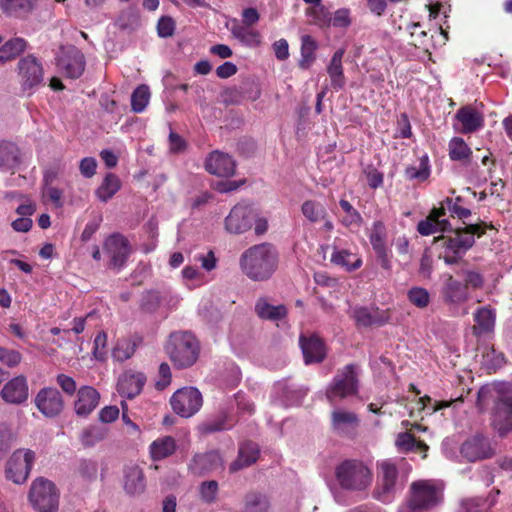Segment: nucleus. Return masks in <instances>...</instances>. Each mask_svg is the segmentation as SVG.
Returning <instances> with one entry per match:
<instances>
[{"mask_svg": "<svg viewBox=\"0 0 512 512\" xmlns=\"http://www.w3.org/2000/svg\"><path fill=\"white\" fill-rule=\"evenodd\" d=\"M242 272L253 281L269 279L277 269L278 253L269 243L254 245L243 252L240 257Z\"/></svg>", "mask_w": 512, "mask_h": 512, "instance_id": "nucleus-1", "label": "nucleus"}, {"mask_svg": "<svg viewBox=\"0 0 512 512\" xmlns=\"http://www.w3.org/2000/svg\"><path fill=\"white\" fill-rule=\"evenodd\" d=\"M494 394L497 395L498 400L493 412L492 424L503 435L512 430V384L499 383L492 387L480 388L477 405L482 408V402Z\"/></svg>", "mask_w": 512, "mask_h": 512, "instance_id": "nucleus-2", "label": "nucleus"}, {"mask_svg": "<svg viewBox=\"0 0 512 512\" xmlns=\"http://www.w3.org/2000/svg\"><path fill=\"white\" fill-rule=\"evenodd\" d=\"M335 479L345 491L363 492L372 484L373 474L363 461L347 459L335 467Z\"/></svg>", "mask_w": 512, "mask_h": 512, "instance_id": "nucleus-3", "label": "nucleus"}, {"mask_svg": "<svg viewBox=\"0 0 512 512\" xmlns=\"http://www.w3.org/2000/svg\"><path fill=\"white\" fill-rule=\"evenodd\" d=\"M165 350L175 367L188 368L197 361L200 346L192 333L178 331L169 336Z\"/></svg>", "mask_w": 512, "mask_h": 512, "instance_id": "nucleus-4", "label": "nucleus"}, {"mask_svg": "<svg viewBox=\"0 0 512 512\" xmlns=\"http://www.w3.org/2000/svg\"><path fill=\"white\" fill-rule=\"evenodd\" d=\"M411 497L406 506L398 512H424L436 507L442 501V487L434 480H418L411 484Z\"/></svg>", "mask_w": 512, "mask_h": 512, "instance_id": "nucleus-5", "label": "nucleus"}, {"mask_svg": "<svg viewBox=\"0 0 512 512\" xmlns=\"http://www.w3.org/2000/svg\"><path fill=\"white\" fill-rule=\"evenodd\" d=\"M401 488L398 462L392 459L377 462V499L384 503L391 502Z\"/></svg>", "mask_w": 512, "mask_h": 512, "instance_id": "nucleus-6", "label": "nucleus"}, {"mask_svg": "<svg viewBox=\"0 0 512 512\" xmlns=\"http://www.w3.org/2000/svg\"><path fill=\"white\" fill-rule=\"evenodd\" d=\"M358 378L355 365H347L339 371L326 389V398L331 405L357 393Z\"/></svg>", "mask_w": 512, "mask_h": 512, "instance_id": "nucleus-7", "label": "nucleus"}, {"mask_svg": "<svg viewBox=\"0 0 512 512\" xmlns=\"http://www.w3.org/2000/svg\"><path fill=\"white\" fill-rule=\"evenodd\" d=\"M29 501L39 512H55L59 505V492L53 482L39 477L31 484Z\"/></svg>", "mask_w": 512, "mask_h": 512, "instance_id": "nucleus-8", "label": "nucleus"}, {"mask_svg": "<svg viewBox=\"0 0 512 512\" xmlns=\"http://www.w3.org/2000/svg\"><path fill=\"white\" fill-rule=\"evenodd\" d=\"M35 461V453L30 449H18L7 461L6 478L15 484L24 483Z\"/></svg>", "mask_w": 512, "mask_h": 512, "instance_id": "nucleus-9", "label": "nucleus"}, {"mask_svg": "<svg viewBox=\"0 0 512 512\" xmlns=\"http://www.w3.org/2000/svg\"><path fill=\"white\" fill-rule=\"evenodd\" d=\"M475 227L470 226L469 231L456 232L454 236L443 239V254L441 257L446 264L456 263L465 252L474 244Z\"/></svg>", "mask_w": 512, "mask_h": 512, "instance_id": "nucleus-10", "label": "nucleus"}, {"mask_svg": "<svg viewBox=\"0 0 512 512\" xmlns=\"http://www.w3.org/2000/svg\"><path fill=\"white\" fill-rule=\"evenodd\" d=\"M202 402L201 393L194 387H184L177 390L170 400L173 411L186 418L198 412Z\"/></svg>", "mask_w": 512, "mask_h": 512, "instance_id": "nucleus-11", "label": "nucleus"}, {"mask_svg": "<svg viewBox=\"0 0 512 512\" xmlns=\"http://www.w3.org/2000/svg\"><path fill=\"white\" fill-rule=\"evenodd\" d=\"M59 70L67 77L75 79L82 75L85 68L84 56L75 46H63L56 57Z\"/></svg>", "mask_w": 512, "mask_h": 512, "instance_id": "nucleus-12", "label": "nucleus"}, {"mask_svg": "<svg viewBox=\"0 0 512 512\" xmlns=\"http://www.w3.org/2000/svg\"><path fill=\"white\" fill-rule=\"evenodd\" d=\"M43 67L38 59L28 55L18 62V76L24 91L32 90L43 82Z\"/></svg>", "mask_w": 512, "mask_h": 512, "instance_id": "nucleus-13", "label": "nucleus"}, {"mask_svg": "<svg viewBox=\"0 0 512 512\" xmlns=\"http://www.w3.org/2000/svg\"><path fill=\"white\" fill-rule=\"evenodd\" d=\"M253 217L251 205L240 202L230 210L225 218V230L230 234H243L252 227Z\"/></svg>", "mask_w": 512, "mask_h": 512, "instance_id": "nucleus-14", "label": "nucleus"}, {"mask_svg": "<svg viewBox=\"0 0 512 512\" xmlns=\"http://www.w3.org/2000/svg\"><path fill=\"white\" fill-rule=\"evenodd\" d=\"M34 404L39 412L47 418H54L63 411L64 400L58 389L45 387L39 390L34 398Z\"/></svg>", "mask_w": 512, "mask_h": 512, "instance_id": "nucleus-15", "label": "nucleus"}, {"mask_svg": "<svg viewBox=\"0 0 512 512\" xmlns=\"http://www.w3.org/2000/svg\"><path fill=\"white\" fill-rule=\"evenodd\" d=\"M104 250L110 258V266L114 269H121L130 254L128 240L120 235L113 234L104 242Z\"/></svg>", "mask_w": 512, "mask_h": 512, "instance_id": "nucleus-16", "label": "nucleus"}, {"mask_svg": "<svg viewBox=\"0 0 512 512\" xmlns=\"http://www.w3.org/2000/svg\"><path fill=\"white\" fill-rule=\"evenodd\" d=\"M441 297L446 304L459 306L469 299L467 285L455 279L451 274H444Z\"/></svg>", "mask_w": 512, "mask_h": 512, "instance_id": "nucleus-17", "label": "nucleus"}, {"mask_svg": "<svg viewBox=\"0 0 512 512\" xmlns=\"http://www.w3.org/2000/svg\"><path fill=\"white\" fill-rule=\"evenodd\" d=\"M206 170L219 177H229L235 172V161L228 154L214 151L205 162Z\"/></svg>", "mask_w": 512, "mask_h": 512, "instance_id": "nucleus-18", "label": "nucleus"}, {"mask_svg": "<svg viewBox=\"0 0 512 512\" xmlns=\"http://www.w3.org/2000/svg\"><path fill=\"white\" fill-rule=\"evenodd\" d=\"M28 384L24 376L8 381L1 390L2 399L10 404H21L28 399Z\"/></svg>", "mask_w": 512, "mask_h": 512, "instance_id": "nucleus-19", "label": "nucleus"}, {"mask_svg": "<svg viewBox=\"0 0 512 512\" xmlns=\"http://www.w3.org/2000/svg\"><path fill=\"white\" fill-rule=\"evenodd\" d=\"M330 261L348 272L355 271L362 265V259L355 252L349 248L341 247L338 242L333 244Z\"/></svg>", "mask_w": 512, "mask_h": 512, "instance_id": "nucleus-20", "label": "nucleus"}, {"mask_svg": "<svg viewBox=\"0 0 512 512\" xmlns=\"http://www.w3.org/2000/svg\"><path fill=\"white\" fill-rule=\"evenodd\" d=\"M461 454L468 461H477L491 456L492 450L487 438L475 436L461 446Z\"/></svg>", "mask_w": 512, "mask_h": 512, "instance_id": "nucleus-21", "label": "nucleus"}, {"mask_svg": "<svg viewBox=\"0 0 512 512\" xmlns=\"http://www.w3.org/2000/svg\"><path fill=\"white\" fill-rule=\"evenodd\" d=\"M448 230H450V223L444 218V207L433 209L429 216L420 221L417 226V231L423 236Z\"/></svg>", "mask_w": 512, "mask_h": 512, "instance_id": "nucleus-22", "label": "nucleus"}, {"mask_svg": "<svg viewBox=\"0 0 512 512\" xmlns=\"http://www.w3.org/2000/svg\"><path fill=\"white\" fill-rule=\"evenodd\" d=\"M146 381V377L141 372L126 371L118 379V392L128 398L138 395Z\"/></svg>", "mask_w": 512, "mask_h": 512, "instance_id": "nucleus-23", "label": "nucleus"}, {"mask_svg": "<svg viewBox=\"0 0 512 512\" xmlns=\"http://www.w3.org/2000/svg\"><path fill=\"white\" fill-rule=\"evenodd\" d=\"M456 120L461 125L462 133H472L481 129L484 125V118L481 112L472 106L460 108L456 115Z\"/></svg>", "mask_w": 512, "mask_h": 512, "instance_id": "nucleus-24", "label": "nucleus"}, {"mask_svg": "<svg viewBox=\"0 0 512 512\" xmlns=\"http://www.w3.org/2000/svg\"><path fill=\"white\" fill-rule=\"evenodd\" d=\"M100 395L98 391L91 386H83L77 392V398L74 403V410L78 416L89 415L98 405Z\"/></svg>", "mask_w": 512, "mask_h": 512, "instance_id": "nucleus-25", "label": "nucleus"}, {"mask_svg": "<svg viewBox=\"0 0 512 512\" xmlns=\"http://www.w3.org/2000/svg\"><path fill=\"white\" fill-rule=\"evenodd\" d=\"M300 347L306 364L321 362L326 355L324 343L315 335L300 337Z\"/></svg>", "mask_w": 512, "mask_h": 512, "instance_id": "nucleus-26", "label": "nucleus"}, {"mask_svg": "<svg viewBox=\"0 0 512 512\" xmlns=\"http://www.w3.org/2000/svg\"><path fill=\"white\" fill-rule=\"evenodd\" d=\"M223 466V460L217 451L195 455L189 465L194 474L215 471Z\"/></svg>", "mask_w": 512, "mask_h": 512, "instance_id": "nucleus-27", "label": "nucleus"}, {"mask_svg": "<svg viewBox=\"0 0 512 512\" xmlns=\"http://www.w3.org/2000/svg\"><path fill=\"white\" fill-rule=\"evenodd\" d=\"M38 0H0L4 14L15 18H26L36 8Z\"/></svg>", "mask_w": 512, "mask_h": 512, "instance_id": "nucleus-28", "label": "nucleus"}, {"mask_svg": "<svg viewBox=\"0 0 512 512\" xmlns=\"http://www.w3.org/2000/svg\"><path fill=\"white\" fill-rule=\"evenodd\" d=\"M358 425V418L355 413L344 409H335L332 412V428L341 435L351 434Z\"/></svg>", "mask_w": 512, "mask_h": 512, "instance_id": "nucleus-29", "label": "nucleus"}, {"mask_svg": "<svg viewBox=\"0 0 512 512\" xmlns=\"http://www.w3.org/2000/svg\"><path fill=\"white\" fill-rule=\"evenodd\" d=\"M276 398L285 406L299 405L305 397L307 391L301 387L288 385L286 383H277L274 387Z\"/></svg>", "mask_w": 512, "mask_h": 512, "instance_id": "nucleus-30", "label": "nucleus"}, {"mask_svg": "<svg viewBox=\"0 0 512 512\" xmlns=\"http://www.w3.org/2000/svg\"><path fill=\"white\" fill-rule=\"evenodd\" d=\"M21 163L18 147L8 141H0V170L14 171Z\"/></svg>", "mask_w": 512, "mask_h": 512, "instance_id": "nucleus-31", "label": "nucleus"}, {"mask_svg": "<svg viewBox=\"0 0 512 512\" xmlns=\"http://www.w3.org/2000/svg\"><path fill=\"white\" fill-rule=\"evenodd\" d=\"M176 441L171 436H163L154 440L149 446V453L154 461L171 456L176 450Z\"/></svg>", "mask_w": 512, "mask_h": 512, "instance_id": "nucleus-32", "label": "nucleus"}, {"mask_svg": "<svg viewBox=\"0 0 512 512\" xmlns=\"http://www.w3.org/2000/svg\"><path fill=\"white\" fill-rule=\"evenodd\" d=\"M495 311L489 307H481L474 314V332L484 335L493 332L495 326Z\"/></svg>", "mask_w": 512, "mask_h": 512, "instance_id": "nucleus-33", "label": "nucleus"}, {"mask_svg": "<svg viewBox=\"0 0 512 512\" xmlns=\"http://www.w3.org/2000/svg\"><path fill=\"white\" fill-rule=\"evenodd\" d=\"M259 454L258 446L252 442L243 443L239 448L238 458L230 465V471L236 472L256 462Z\"/></svg>", "mask_w": 512, "mask_h": 512, "instance_id": "nucleus-34", "label": "nucleus"}, {"mask_svg": "<svg viewBox=\"0 0 512 512\" xmlns=\"http://www.w3.org/2000/svg\"><path fill=\"white\" fill-rule=\"evenodd\" d=\"M124 489L128 494H139L145 489L142 470L138 466L127 467L124 474Z\"/></svg>", "mask_w": 512, "mask_h": 512, "instance_id": "nucleus-35", "label": "nucleus"}, {"mask_svg": "<svg viewBox=\"0 0 512 512\" xmlns=\"http://www.w3.org/2000/svg\"><path fill=\"white\" fill-rule=\"evenodd\" d=\"M255 311L260 318L272 321L284 318L287 313L284 305L273 306L265 298H260L256 302Z\"/></svg>", "mask_w": 512, "mask_h": 512, "instance_id": "nucleus-36", "label": "nucleus"}, {"mask_svg": "<svg viewBox=\"0 0 512 512\" xmlns=\"http://www.w3.org/2000/svg\"><path fill=\"white\" fill-rule=\"evenodd\" d=\"M395 445L399 452L408 453L411 451L423 452V458L426 457L428 451V445L424 442L416 441V439L408 432H401L397 435Z\"/></svg>", "mask_w": 512, "mask_h": 512, "instance_id": "nucleus-37", "label": "nucleus"}, {"mask_svg": "<svg viewBox=\"0 0 512 512\" xmlns=\"http://www.w3.org/2000/svg\"><path fill=\"white\" fill-rule=\"evenodd\" d=\"M120 188L121 182L118 176L113 173H108L104 177L101 185L96 189L95 194L100 201L107 202Z\"/></svg>", "mask_w": 512, "mask_h": 512, "instance_id": "nucleus-38", "label": "nucleus"}, {"mask_svg": "<svg viewBox=\"0 0 512 512\" xmlns=\"http://www.w3.org/2000/svg\"><path fill=\"white\" fill-rule=\"evenodd\" d=\"M108 434V429L102 425H90L82 430L80 441L84 447H94L102 442Z\"/></svg>", "mask_w": 512, "mask_h": 512, "instance_id": "nucleus-39", "label": "nucleus"}, {"mask_svg": "<svg viewBox=\"0 0 512 512\" xmlns=\"http://www.w3.org/2000/svg\"><path fill=\"white\" fill-rule=\"evenodd\" d=\"M344 55V50H337L330 61L328 66V74L331 78L332 86L335 89H341L344 86V76H343V68H342V58Z\"/></svg>", "mask_w": 512, "mask_h": 512, "instance_id": "nucleus-40", "label": "nucleus"}, {"mask_svg": "<svg viewBox=\"0 0 512 512\" xmlns=\"http://www.w3.org/2000/svg\"><path fill=\"white\" fill-rule=\"evenodd\" d=\"M232 35L243 45L257 47L261 44V35L258 31L245 25H234L231 29Z\"/></svg>", "mask_w": 512, "mask_h": 512, "instance_id": "nucleus-41", "label": "nucleus"}, {"mask_svg": "<svg viewBox=\"0 0 512 512\" xmlns=\"http://www.w3.org/2000/svg\"><path fill=\"white\" fill-rule=\"evenodd\" d=\"M495 502V496L487 499L480 497L465 499L460 503L457 512H488Z\"/></svg>", "mask_w": 512, "mask_h": 512, "instance_id": "nucleus-42", "label": "nucleus"}, {"mask_svg": "<svg viewBox=\"0 0 512 512\" xmlns=\"http://www.w3.org/2000/svg\"><path fill=\"white\" fill-rule=\"evenodd\" d=\"M317 42L310 35H303L301 37V59L299 66L307 69L315 60V51L317 50Z\"/></svg>", "mask_w": 512, "mask_h": 512, "instance_id": "nucleus-43", "label": "nucleus"}, {"mask_svg": "<svg viewBox=\"0 0 512 512\" xmlns=\"http://www.w3.org/2000/svg\"><path fill=\"white\" fill-rule=\"evenodd\" d=\"M301 212L311 223L320 222L324 220L327 215L324 205L314 200H306L301 206Z\"/></svg>", "mask_w": 512, "mask_h": 512, "instance_id": "nucleus-44", "label": "nucleus"}, {"mask_svg": "<svg viewBox=\"0 0 512 512\" xmlns=\"http://www.w3.org/2000/svg\"><path fill=\"white\" fill-rule=\"evenodd\" d=\"M26 48V41L23 38H13L7 41L4 45L0 47V63H5L20 53H22Z\"/></svg>", "mask_w": 512, "mask_h": 512, "instance_id": "nucleus-45", "label": "nucleus"}, {"mask_svg": "<svg viewBox=\"0 0 512 512\" xmlns=\"http://www.w3.org/2000/svg\"><path fill=\"white\" fill-rule=\"evenodd\" d=\"M405 176L409 180L425 181L430 176V165L428 156H422L418 163L408 166L405 169Z\"/></svg>", "mask_w": 512, "mask_h": 512, "instance_id": "nucleus-46", "label": "nucleus"}, {"mask_svg": "<svg viewBox=\"0 0 512 512\" xmlns=\"http://www.w3.org/2000/svg\"><path fill=\"white\" fill-rule=\"evenodd\" d=\"M369 238L376 254L383 255L386 249V228L382 222L377 221L373 224Z\"/></svg>", "mask_w": 512, "mask_h": 512, "instance_id": "nucleus-47", "label": "nucleus"}, {"mask_svg": "<svg viewBox=\"0 0 512 512\" xmlns=\"http://www.w3.org/2000/svg\"><path fill=\"white\" fill-rule=\"evenodd\" d=\"M150 101V90L147 85L138 86L131 95V108L135 113L145 110Z\"/></svg>", "mask_w": 512, "mask_h": 512, "instance_id": "nucleus-48", "label": "nucleus"}, {"mask_svg": "<svg viewBox=\"0 0 512 512\" xmlns=\"http://www.w3.org/2000/svg\"><path fill=\"white\" fill-rule=\"evenodd\" d=\"M472 151L460 137H454L449 142V155L454 161H463L470 157Z\"/></svg>", "mask_w": 512, "mask_h": 512, "instance_id": "nucleus-49", "label": "nucleus"}, {"mask_svg": "<svg viewBox=\"0 0 512 512\" xmlns=\"http://www.w3.org/2000/svg\"><path fill=\"white\" fill-rule=\"evenodd\" d=\"M76 474L84 481H93L98 475V463L93 459H81L77 463Z\"/></svg>", "mask_w": 512, "mask_h": 512, "instance_id": "nucleus-50", "label": "nucleus"}, {"mask_svg": "<svg viewBox=\"0 0 512 512\" xmlns=\"http://www.w3.org/2000/svg\"><path fill=\"white\" fill-rule=\"evenodd\" d=\"M269 501L266 496L250 493L245 498L244 512H267Z\"/></svg>", "mask_w": 512, "mask_h": 512, "instance_id": "nucleus-51", "label": "nucleus"}, {"mask_svg": "<svg viewBox=\"0 0 512 512\" xmlns=\"http://www.w3.org/2000/svg\"><path fill=\"white\" fill-rule=\"evenodd\" d=\"M135 349L134 341L128 338L120 339L113 348L112 355L117 361H125L134 354Z\"/></svg>", "mask_w": 512, "mask_h": 512, "instance_id": "nucleus-52", "label": "nucleus"}, {"mask_svg": "<svg viewBox=\"0 0 512 512\" xmlns=\"http://www.w3.org/2000/svg\"><path fill=\"white\" fill-rule=\"evenodd\" d=\"M458 400H461V398H457L455 400L450 401H434L432 403V399L428 396H425L418 400L417 405L419 406V410L423 411L426 415H432L433 413L439 410L451 406L453 402Z\"/></svg>", "mask_w": 512, "mask_h": 512, "instance_id": "nucleus-53", "label": "nucleus"}, {"mask_svg": "<svg viewBox=\"0 0 512 512\" xmlns=\"http://www.w3.org/2000/svg\"><path fill=\"white\" fill-rule=\"evenodd\" d=\"M306 14L312 18L314 24L319 27H329L331 14L328 9L321 5L307 9Z\"/></svg>", "mask_w": 512, "mask_h": 512, "instance_id": "nucleus-54", "label": "nucleus"}, {"mask_svg": "<svg viewBox=\"0 0 512 512\" xmlns=\"http://www.w3.org/2000/svg\"><path fill=\"white\" fill-rule=\"evenodd\" d=\"M408 300L418 308H426L430 303L428 290L422 287H412L407 293Z\"/></svg>", "mask_w": 512, "mask_h": 512, "instance_id": "nucleus-55", "label": "nucleus"}, {"mask_svg": "<svg viewBox=\"0 0 512 512\" xmlns=\"http://www.w3.org/2000/svg\"><path fill=\"white\" fill-rule=\"evenodd\" d=\"M493 162L490 160L489 156L485 155L482 157V165L486 166L487 168L485 170L480 169V167L477 168L475 172L471 174V180L473 183L480 185L484 182H486L488 179H492V168L491 165Z\"/></svg>", "mask_w": 512, "mask_h": 512, "instance_id": "nucleus-56", "label": "nucleus"}, {"mask_svg": "<svg viewBox=\"0 0 512 512\" xmlns=\"http://www.w3.org/2000/svg\"><path fill=\"white\" fill-rule=\"evenodd\" d=\"M351 24V12L348 8H340L331 15L330 26L347 28Z\"/></svg>", "mask_w": 512, "mask_h": 512, "instance_id": "nucleus-57", "label": "nucleus"}, {"mask_svg": "<svg viewBox=\"0 0 512 512\" xmlns=\"http://www.w3.org/2000/svg\"><path fill=\"white\" fill-rule=\"evenodd\" d=\"M176 29V23L170 16H162L157 22V33L161 38L171 37Z\"/></svg>", "mask_w": 512, "mask_h": 512, "instance_id": "nucleus-58", "label": "nucleus"}, {"mask_svg": "<svg viewBox=\"0 0 512 512\" xmlns=\"http://www.w3.org/2000/svg\"><path fill=\"white\" fill-rule=\"evenodd\" d=\"M461 275L464 277V285H467V289L471 287L472 289H480L484 285V277L483 275L475 270H463Z\"/></svg>", "mask_w": 512, "mask_h": 512, "instance_id": "nucleus-59", "label": "nucleus"}, {"mask_svg": "<svg viewBox=\"0 0 512 512\" xmlns=\"http://www.w3.org/2000/svg\"><path fill=\"white\" fill-rule=\"evenodd\" d=\"M342 210L346 213V217L343 219V223L346 226L359 224L361 221L360 214L354 209V207L347 200H340L339 202Z\"/></svg>", "mask_w": 512, "mask_h": 512, "instance_id": "nucleus-60", "label": "nucleus"}, {"mask_svg": "<svg viewBox=\"0 0 512 512\" xmlns=\"http://www.w3.org/2000/svg\"><path fill=\"white\" fill-rule=\"evenodd\" d=\"M218 483L214 480L203 482L200 486V495L204 502L212 503L216 499Z\"/></svg>", "mask_w": 512, "mask_h": 512, "instance_id": "nucleus-61", "label": "nucleus"}, {"mask_svg": "<svg viewBox=\"0 0 512 512\" xmlns=\"http://www.w3.org/2000/svg\"><path fill=\"white\" fill-rule=\"evenodd\" d=\"M107 335L104 332H100L94 339L93 355L97 360H104L107 355Z\"/></svg>", "mask_w": 512, "mask_h": 512, "instance_id": "nucleus-62", "label": "nucleus"}, {"mask_svg": "<svg viewBox=\"0 0 512 512\" xmlns=\"http://www.w3.org/2000/svg\"><path fill=\"white\" fill-rule=\"evenodd\" d=\"M21 361V354L16 350L0 347V362L9 367L17 366Z\"/></svg>", "mask_w": 512, "mask_h": 512, "instance_id": "nucleus-63", "label": "nucleus"}, {"mask_svg": "<svg viewBox=\"0 0 512 512\" xmlns=\"http://www.w3.org/2000/svg\"><path fill=\"white\" fill-rule=\"evenodd\" d=\"M444 207V212L448 210L452 216H456L459 219L467 218L471 215L470 210L459 206L457 203H454L452 199L447 198L442 206Z\"/></svg>", "mask_w": 512, "mask_h": 512, "instance_id": "nucleus-64", "label": "nucleus"}]
</instances>
